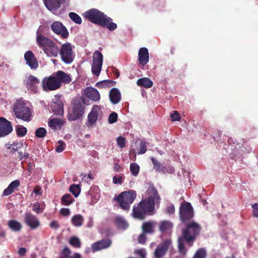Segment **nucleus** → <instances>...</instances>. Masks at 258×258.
Returning <instances> with one entry per match:
<instances>
[{"instance_id": "9b49d317", "label": "nucleus", "mask_w": 258, "mask_h": 258, "mask_svg": "<svg viewBox=\"0 0 258 258\" xmlns=\"http://www.w3.org/2000/svg\"><path fill=\"white\" fill-rule=\"evenodd\" d=\"M51 30L56 34L60 36L63 39H67L69 33L66 27L59 21H55L50 26Z\"/></svg>"}, {"instance_id": "58836bf2", "label": "nucleus", "mask_w": 258, "mask_h": 258, "mask_svg": "<svg viewBox=\"0 0 258 258\" xmlns=\"http://www.w3.org/2000/svg\"><path fill=\"white\" fill-rule=\"evenodd\" d=\"M69 243L75 248H80L81 246V242L79 238L76 236L71 237Z\"/></svg>"}, {"instance_id": "dca6fc26", "label": "nucleus", "mask_w": 258, "mask_h": 258, "mask_svg": "<svg viewBox=\"0 0 258 258\" xmlns=\"http://www.w3.org/2000/svg\"><path fill=\"white\" fill-rule=\"evenodd\" d=\"M111 243L112 241L110 239H103L93 243L91 245V248L93 252H96L108 248Z\"/></svg>"}, {"instance_id": "13d9d810", "label": "nucleus", "mask_w": 258, "mask_h": 258, "mask_svg": "<svg viewBox=\"0 0 258 258\" xmlns=\"http://www.w3.org/2000/svg\"><path fill=\"white\" fill-rule=\"evenodd\" d=\"M165 211L166 213L169 214H173L175 211V208L174 205L173 204H171L168 206L165 209Z\"/></svg>"}, {"instance_id": "79ce46f5", "label": "nucleus", "mask_w": 258, "mask_h": 258, "mask_svg": "<svg viewBox=\"0 0 258 258\" xmlns=\"http://www.w3.org/2000/svg\"><path fill=\"white\" fill-rule=\"evenodd\" d=\"M69 15L70 19L76 24H81L82 23V19L77 14L70 12Z\"/></svg>"}, {"instance_id": "de8ad7c7", "label": "nucleus", "mask_w": 258, "mask_h": 258, "mask_svg": "<svg viewBox=\"0 0 258 258\" xmlns=\"http://www.w3.org/2000/svg\"><path fill=\"white\" fill-rule=\"evenodd\" d=\"M66 147V144L61 140H59L58 142V145L56 147L55 151L58 153L62 152Z\"/></svg>"}, {"instance_id": "393cba45", "label": "nucleus", "mask_w": 258, "mask_h": 258, "mask_svg": "<svg viewBox=\"0 0 258 258\" xmlns=\"http://www.w3.org/2000/svg\"><path fill=\"white\" fill-rule=\"evenodd\" d=\"M87 97L93 101H97L100 99V95L98 90L94 88H87L85 91Z\"/></svg>"}, {"instance_id": "bf43d9fd", "label": "nucleus", "mask_w": 258, "mask_h": 258, "mask_svg": "<svg viewBox=\"0 0 258 258\" xmlns=\"http://www.w3.org/2000/svg\"><path fill=\"white\" fill-rule=\"evenodd\" d=\"M253 209V215L255 217H258V203H255L252 205Z\"/></svg>"}, {"instance_id": "a19ab883", "label": "nucleus", "mask_w": 258, "mask_h": 258, "mask_svg": "<svg viewBox=\"0 0 258 258\" xmlns=\"http://www.w3.org/2000/svg\"><path fill=\"white\" fill-rule=\"evenodd\" d=\"M69 190L75 197H77L80 194L81 189L79 185L72 184L70 187Z\"/></svg>"}, {"instance_id": "a18cd8bd", "label": "nucleus", "mask_w": 258, "mask_h": 258, "mask_svg": "<svg viewBox=\"0 0 258 258\" xmlns=\"http://www.w3.org/2000/svg\"><path fill=\"white\" fill-rule=\"evenodd\" d=\"M12 145L13 147H12L11 150L10 151L11 154H14L16 152L18 151L23 147V144L21 142H13Z\"/></svg>"}, {"instance_id": "09e8293b", "label": "nucleus", "mask_w": 258, "mask_h": 258, "mask_svg": "<svg viewBox=\"0 0 258 258\" xmlns=\"http://www.w3.org/2000/svg\"><path fill=\"white\" fill-rule=\"evenodd\" d=\"M118 118V115L115 112H113L110 114L108 117V122L110 124L115 122Z\"/></svg>"}, {"instance_id": "864d4df0", "label": "nucleus", "mask_w": 258, "mask_h": 258, "mask_svg": "<svg viewBox=\"0 0 258 258\" xmlns=\"http://www.w3.org/2000/svg\"><path fill=\"white\" fill-rule=\"evenodd\" d=\"M147 239V237L146 236V234L142 233L138 237V242L141 244H144L146 243Z\"/></svg>"}, {"instance_id": "6ab92c4d", "label": "nucleus", "mask_w": 258, "mask_h": 258, "mask_svg": "<svg viewBox=\"0 0 258 258\" xmlns=\"http://www.w3.org/2000/svg\"><path fill=\"white\" fill-rule=\"evenodd\" d=\"M43 51L49 57H56L58 55L59 49L56 44L52 41Z\"/></svg>"}, {"instance_id": "6e6552de", "label": "nucleus", "mask_w": 258, "mask_h": 258, "mask_svg": "<svg viewBox=\"0 0 258 258\" xmlns=\"http://www.w3.org/2000/svg\"><path fill=\"white\" fill-rule=\"evenodd\" d=\"M43 90L53 91L59 88L60 84L53 74L49 77L44 78L41 83Z\"/></svg>"}, {"instance_id": "ea45409f", "label": "nucleus", "mask_w": 258, "mask_h": 258, "mask_svg": "<svg viewBox=\"0 0 258 258\" xmlns=\"http://www.w3.org/2000/svg\"><path fill=\"white\" fill-rule=\"evenodd\" d=\"M207 252L205 248H201L196 251L192 258H205Z\"/></svg>"}, {"instance_id": "680f3d73", "label": "nucleus", "mask_w": 258, "mask_h": 258, "mask_svg": "<svg viewBox=\"0 0 258 258\" xmlns=\"http://www.w3.org/2000/svg\"><path fill=\"white\" fill-rule=\"evenodd\" d=\"M50 228H53V229H57L59 227V224L58 223V222L56 221H52L49 225Z\"/></svg>"}, {"instance_id": "f03ea898", "label": "nucleus", "mask_w": 258, "mask_h": 258, "mask_svg": "<svg viewBox=\"0 0 258 258\" xmlns=\"http://www.w3.org/2000/svg\"><path fill=\"white\" fill-rule=\"evenodd\" d=\"M83 16L91 22L106 27L110 31H112L117 28V25L112 22L111 18L97 9H90L84 13Z\"/></svg>"}, {"instance_id": "4c0bfd02", "label": "nucleus", "mask_w": 258, "mask_h": 258, "mask_svg": "<svg viewBox=\"0 0 258 258\" xmlns=\"http://www.w3.org/2000/svg\"><path fill=\"white\" fill-rule=\"evenodd\" d=\"M16 134L19 137L25 136L27 133V130L26 127L23 125H18L16 128Z\"/></svg>"}, {"instance_id": "5fc2aeb1", "label": "nucleus", "mask_w": 258, "mask_h": 258, "mask_svg": "<svg viewBox=\"0 0 258 258\" xmlns=\"http://www.w3.org/2000/svg\"><path fill=\"white\" fill-rule=\"evenodd\" d=\"M114 184H121L123 182V178L122 176H114L112 178Z\"/></svg>"}, {"instance_id": "bb28decb", "label": "nucleus", "mask_w": 258, "mask_h": 258, "mask_svg": "<svg viewBox=\"0 0 258 258\" xmlns=\"http://www.w3.org/2000/svg\"><path fill=\"white\" fill-rule=\"evenodd\" d=\"M156 222L153 221L145 222L142 226V230L144 234H152L154 232V226Z\"/></svg>"}, {"instance_id": "052dcab7", "label": "nucleus", "mask_w": 258, "mask_h": 258, "mask_svg": "<svg viewBox=\"0 0 258 258\" xmlns=\"http://www.w3.org/2000/svg\"><path fill=\"white\" fill-rule=\"evenodd\" d=\"M60 213L64 216H68L70 214V211L68 208H62L60 211Z\"/></svg>"}, {"instance_id": "49530a36", "label": "nucleus", "mask_w": 258, "mask_h": 258, "mask_svg": "<svg viewBox=\"0 0 258 258\" xmlns=\"http://www.w3.org/2000/svg\"><path fill=\"white\" fill-rule=\"evenodd\" d=\"M71 253V250L67 247H65L60 252L59 258H69Z\"/></svg>"}, {"instance_id": "c9c22d12", "label": "nucleus", "mask_w": 258, "mask_h": 258, "mask_svg": "<svg viewBox=\"0 0 258 258\" xmlns=\"http://www.w3.org/2000/svg\"><path fill=\"white\" fill-rule=\"evenodd\" d=\"M72 224L76 227H80L83 225L84 218L81 215H76L72 218Z\"/></svg>"}, {"instance_id": "0e129e2a", "label": "nucleus", "mask_w": 258, "mask_h": 258, "mask_svg": "<svg viewBox=\"0 0 258 258\" xmlns=\"http://www.w3.org/2000/svg\"><path fill=\"white\" fill-rule=\"evenodd\" d=\"M137 253L140 256H141L142 258H145V254L142 250H138L137 251Z\"/></svg>"}, {"instance_id": "5701e85b", "label": "nucleus", "mask_w": 258, "mask_h": 258, "mask_svg": "<svg viewBox=\"0 0 258 258\" xmlns=\"http://www.w3.org/2000/svg\"><path fill=\"white\" fill-rule=\"evenodd\" d=\"M109 100L113 104L118 103L121 100V93L116 88H112L109 93Z\"/></svg>"}, {"instance_id": "e433bc0d", "label": "nucleus", "mask_w": 258, "mask_h": 258, "mask_svg": "<svg viewBox=\"0 0 258 258\" xmlns=\"http://www.w3.org/2000/svg\"><path fill=\"white\" fill-rule=\"evenodd\" d=\"M115 83L116 82L113 81L109 80H104L97 83L96 86L99 88H103L109 87L110 86V84H111V85H114Z\"/></svg>"}, {"instance_id": "4468645a", "label": "nucleus", "mask_w": 258, "mask_h": 258, "mask_svg": "<svg viewBox=\"0 0 258 258\" xmlns=\"http://www.w3.org/2000/svg\"><path fill=\"white\" fill-rule=\"evenodd\" d=\"M12 131L11 122L4 117H0V137L9 135Z\"/></svg>"}, {"instance_id": "412c9836", "label": "nucleus", "mask_w": 258, "mask_h": 258, "mask_svg": "<svg viewBox=\"0 0 258 258\" xmlns=\"http://www.w3.org/2000/svg\"><path fill=\"white\" fill-rule=\"evenodd\" d=\"M54 74L60 84V87L61 86L62 83L64 84H69L72 81L70 75L63 71H58L55 73H54Z\"/></svg>"}, {"instance_id": "3c124183", "label": "nucleus", "mask_w": 258, "mask_h": 258, "mask_svg": "<svg viewBox=\"0 0 258 258\" xmlns=\"http://www.w3.org/2000/svg\"><path fill=\"white\" fill-rule=\"evenodd\" d=\"M146 151L147 147L146 143L145 141H142L140 144L139 154H143L146 153Z\"/></svg>"}, {"instance_id": "2f4dec72", "label": "nucleus", "mask_w": 258, "mask_h": 258, "mask_svg": "<svg viewBox=\"0 0 258 258\" xmlns=\"http://www.w3.org/2000/svg\"><path fill=\"white\" fill-rule=\"evenodd\" d=\"M137 85L146 88H150L153 86V82L148 78H142L138 80Z\"/></svg>"}, {"instance_id": "4be33fe9", "label": "nucleus", "mask_w": 258, "mask_h": 258, "mask_svg": "<svg viewBox=\"0 0 258 258\" xmlns=\"http://www.w3.org/2000/svg\"><path fill=\"white\" fill-rule=\"evenodd\" d=\"M66 0H44L46 7L50 11H56Z\"/></svg>"}, {"instance_id": "a211bd4d", "label": "nucleus", "mask_w": 258, "mask_h": 258, "mask_svg": "<svg viewBox=\"0 0 258 258\" xmlns=\"http://www.w3.org/2000/svg\"><path fill=\"white\" fill-rule=\"evenodd\" d=\"M52 40L42 35L38 31L36 33V42L39 47L44 50Z\"/></svg>"}, {"instance_id": "0eeeda50", "label": "nucleus", "mask_w": 258, "mask_h": 258, "mask_svg": "<svg viewBox=\"0 0 258 258\" xmlns=\"http://www.w3.org/2000/svg\"><path fill=\"white\" fill-rule=\"evenodd\" d=\"M58 53L61 60L65 63L70 64L73 61L75 56L72 46L70 43L67 42L62 44Z\"/></svg>"}, {"instance_id": "7c9ffc66", "label": "nucleus", "mask_w": 258, "mask_h": 258, "mask_svg": "<svg viewBox=\"0 0 258 258\" xmlns=\"http://www.w3.org/2000/svg\"><path fill=\"white\" fill-rule=\"evenodd\" d=\"M8 226L11 230L14 232H19L22 228L21 223L15 220L9 221Z\"/></svg>"}, {"instance_id": "39448f33", "label": "nucleus", "mask_w": 258, "mask_h": 258, "mask_svg": "<svg viewBox=\"0 0 258 258\" xmlns=\"http://www.w3.org/2000/svg\"><path fill=\"white\" fill-rule=\"evenodd\" d=\"M72 112L68 113V118L69 121H75L80 118L85 112V98L83 97H77L72 101Z\"/></svg>"}, {"instance_id": "c756f323", "label": "nucleus", "mask_w": 258, "mask_h": 258, "mask_svg": "<svg viewBox=\"0 0 258 258\" xmlns=\"http://www.w3.org/2000/svg\"><path fill=\"white\" fill-rule=\"evenodd\" d=\"M53 112L59 116L63 114V104L61 101L58 100L54 102L51 106Z\"/></svg>"}, {"instance_id": "aec40b11", "label": "nucleus", "mask_w": 258, "mask_h": 258, "mask_svg": "<svg viewBox=\"0 0 258 258\" xmlns=\"http://www.w3.org/2000/svg\"><path fill=\"white\" fill-rule=\"evenodd\" d=\"M99 109L98 105H94L93 106L91 112L88 116V122H87L88 126H92L97 120Z\"/></svg>"}, {"instance_id": "774afa93", "label": "nucleus", "mask_w": 258, "mask_h": 258, "mask_svg": "<svg viewBox=\"0 0 258 258\" xmlns=\"http://www.w3.org/2000/svg\"><path fill=\"white\" fill-rule=\"evenodd\" d=\"M120 166L118 164H115L114 167V169L115 171L118 172L120 170Z\"/></svg>"}, {"instance_id": "9d476101", "label": "nucleus", "mask_w": 258, "mask_h": 258, "mask_svg": "<svg viewBox=\"0 0 258 258\" xmlns=\"http://www.w3.org/2000/svg\"><path fill=\"white\" fill-rule=\"evenodd\" d=\"M24 84L30 92L36 94L38 92L40 81L37 77L30 75L24 81Z\"/></svg>"}, {"instance_id": "603ef678", "label": "nucleus", "mask_w": 258, "mask_h": 258, "mask_svg": "<svg viewBox=\"0 0 258 258\" xmlns=\"http://www.w3.org/2000/svg\"><path fill=\"white\" fill-rule=\"evenodd\" d=\"M170 117L172 118V121H179L180 119V114L178 111L175 110L173 113L171 114Z\"/></svg>"}, {"instance_id": "8fccbe9b", "label": "nucleus", "mask_w": 258, "mask_h": 258, "mask_svg": "<svg viewBox=\"0 0 258 258\" xmlns=\"http://www.w3.org/2000/svg\"><path fill=\"white\" fill-rule=\"evenodd\" d=\"M117 144L120 148H123L125 145V139L122 137H119L116 140Z\"/></svg>"}, {"instance_id": "e2e57ef3", "label": "nucleus", "mask_w": 258, "mask_h": 258, "mask_svg": "<svg viewBox=\"0 0 258 258\" xmlns=\"http://www.w3.org/2000/svg\"><path fill=\"white\" fill-rule=\"evenodd\" d=\"M26 252V249L24 247H21L18 250V253L21 256H24L25 255Z\"/></svg>"}, {"instance_id": "72a5a7b5", "label": "nucleus", "mask_w": 258, "mask_h": 258, "mask_svg": "<svg viewBox=\"0 0 258 258\" xmlns=\"http://www.w3.org/2000/svg\"><path fill=\"white\" fill-rule=\"evenodd\" d=\"M151 159L153 164V168L156 172L165 173V167L161 163L154 157H152Z\"/></svg>"}, {"instance_id": "473e14b6", "label": "nucleus", "mask_w": 258, "mask_h": 258, "mask_svg": "<svg viewBox=\"0 0 258 258\" xmlns=\"http://www.w3.org/2000/svg\"><path fill=\"white\" fill-rule=\"evenodd\" d=\"M114 222L116 226L119 229H125L128 227V224L122 217H115Z\"/></svg>"}, {"instance_id": "f8f14e48", "label": "nucleus", "mask_w": 258, "mask_h": 258, "mask_svg": "<svg viewBox=\"0 0 258 258\" xmlns=\"http://www.w3.org/2000/svg\"><path fill=\"white\" fill-rule=\"evenodd\" d=\"M171 244V240L166 239L163 241L161 243L158 244L154 252L155 257L156 258H161L163 257L166 254Z\"/></svg>"}, {"instance_id": "423d86ee", "label": "nucleus", "mask_w": 258, "mask_h": 258, "mask_svg": "<svg viewBox=\"0 0 258 258\" xmlns=\"http://www.w3.org/2000/svg\"><path fill=\"white\" fill-rule=\"evenodd\" d=\"M136 197V192L134 190L125 191L120 194L116 198L120 207L128 210L130 205L133 203Z\"/></svg>"}, {"instance_id": "ddd939ff", "label": "nucleus", "mask_w": 258, "mask_h": 258, "mask_svg": "<svg viewBox=\"0 0 258 258\" xmlns=\"http://www.w3.org/2000/svg\"><path fill=\"white\" fill-rule=\"evenodd\" d=\"M24 222L31 229H36L40 225V222L37 217L31 213H27L25 214Z\"/></svg>"}, {"instance_id": "f257e3e1", "label": "nucleus", "mask_w": 258, "mask_h": 258, "mask_svg": "<svg viewBox=\"0 0 258 258\" xmlns=\"http://www.w3.org/2000/svg\"><path fill=\"white\" fill-rule=\"evenodd\" d=\"M194 211L191 204L186 202L182 203L179 208V218L180 221L186 228L182 231V236L177 240L179 252L183 255L186 253L184 241L190 246L193 245L196 237L200 234L201 226L195 222H188L194 217Z\"/></svg>"}, {"instance_id": "4d7b16f0", "label": "nucleus", "mask_w": 258, "mask_h": 258, "mask_svg": "<svg viewBox=\"0 0 258 258\" xmlns=\"http://www.w3.org/2000/svg\"><path fill=\"white\" fill-rule=\"evenodd\" d=\"M19 154V158L20 160L23 159H27L29 157V154L28 152H24V153L22 151H17Z\"/></svg>"}, {"instance_id": "37998d69", "label": "nucleus", "mask_w": 258, "mask_h": 258, "mask_svg": "<svg viewBox=\"0 0 258 258\" xmlns=\"http://www.w3.org/2000/svg\"><path fill=\"white\" fill-rule=\"evenodd\" d=\"M130 171L132 174L136 176L138 175L140 171V166L136 163H132L130 165Z\"/></svg>"}, {"instance_id": "f704fd0d", "label": "nucleus", "mask_w": 258, "mask_h": 258, "mask_svg": "<svg viewBox=\"0 0 258 258\" xmlns=\"http://www.w3.org/2000/svg\"><path fill=\"white\" fill-rule=\"evenodd\" d=\"M75 201L74 199L69 194L64 195L61 198V203L64 206H69Z\"/></svg>"}, {"instance_id": "1a4fd4ad", "label": "nucleus", "mask_w": 258, "mask_h": 258, "mask_svg": "<svg viewBox=\"0 0 258 258\" xmlns=\"http://www.w3.org/2000/svg\"><path fill=\"white\" fill-rule=\"evenodd\" d=\"M103 55L99 51H95L93 55V62L92 64V72L93 74L98 76L101 71L103 63Z\"/></svg>"}, {"instance_id": "f3484780", "label": "nucleus", "mask_w": 258, "mask_h": 258, "mask_svg": "<svg viewBox=\"0 0 258 258\" xmlns=\"http://www.w3.org/2000/svg\"><path fill=\"white\" fill-rule=\"evenodd\" d=\"M149 60L148 50L146 47H141L138 52V61L141 68L145 66Z\"/></svg>"}, {"instance_id": "7ed1b4c3", "label": "nucleus", "mask_w": 258, "mask_h": 258, "mask_svg": "<svg viewBox=\"0 0 258 258\" xmlns=\"http://www.w3.org/2000/svg\"><path fill=\"white\" fill-rule=\"evenodd\" d=\"M148 191L149 194L151 195L150 196L142 200L139 203V206L148 213V215H153L155 213V205H159L160 197L153 185L149 187Z\"/></svg>"}, {"instance_id": "c85d7f7f", "label": "nucleus", "mask_w": 258, "mask_h": 258, "mask_svg": "<svg viewBox=\"0 0 258 258\" xmlns=\"http://www.w3.org/2000/svg\"><path fill=\"white\" fill-rule=\"evenodd\" d=\"M173 227V223L169 220L161 221L158 225L159 230L162 233L171 230Z\"/></svg>"}, {"instance_id": "cd10ccee", "label": "nucleus", "mask_w": 258, "mask_h": 258, "mask_svg": "<svg viewBox=\"0 0 258 258\" xmlns=\"http://www.w3.org/2000/svg\"><path fill=\"white\" fill-rule=\"evenodd\" d=\"M20 185V182L18 179H16L11 182L7 188L3 191V196H8L13 193L15 189Z\"/></svg>"}, {"instance_id": "338daca9", "label": "nucleus", "mask_w": 258, "mask_h": 258, "mask_svg": "<svg viewBox=\"0 0 258 258\" xmlns=\"http://www.w3.org/2000/svg\"><path fill=\"white\" fill-rule=\"evenodd\" d=\"M34 192H35V194H36L37 195H40L41 194V188H37V187H35L34 189V190H33Z\"/></svg>"}, {"instance_id": "b1692460", "label": "nucleus", "mask_w": 258, "mask_h": 258, "mask_svg": "<svg viewBox=\"0 0 258 258\" xmlns=\"http://www.w3.org/2000/svg\"><path fill=\"white\" fill-rule=\"evenodd\" d=\"M133 217L136 219L143 220L145 219L148 213L141 206L134 207L133 209Z\"/></svg>"}, {"instance_id": "a878e982", "label": "nucleus", "mask_w": 258, "mask_h": 258, "mask_svg": "<svg viewBox=\"0 0 258 258\" xmlns=\"http://www.w3.org/2000/svg\"><path fill=\"white\" fill-rule=\"evenodd\" d=\"M64 121L62 118H50L48 122V126L53 131L60 129Z\"/></svg>"}, {"instance_id": "20e7f679", "label": "nucleus", "mask_w": 258, "mask_h": 258, "mask_svg": "<svg viewBox=\"0 0 258 258\" xmlns=\"http://www.w3.org/2000/svg\"><path fill=\"white\" fill-rule=\"evenodd\" d=\"M13 109L17 118L27 122L31 120L32 111L22 99H17L16 101Z\"/></svg>"}, {"instance_id": "69168bd1", "label": "nucleus", "mask_w": 258, "mask_h": 258, "mask_svg": "<svg viewBox=\"0 0 258 258\" xmlns=\"http://www.w3.org/2000/svg\"><path fill=\"white\" fill-rule=\"evenodd\" d=\"M69 258H82V256L80 253H78V252H75L74 253V254L72 256H70Z\"/></svg>"}, {"instance_id": "c03bdc74", "label": "nucleus", "mask_w": 258, "mask_h": 258, "mask_svg": "<svg viewBox=\"0 0 258 258\" xmlns=\"http://www.w3.org/2000/svg\"><path fill=\"white\" fill-rule=\"evenodd\" d=\"M46 130L44 127H39L37 128L35 133V136L37 138H43L46 135Z\"/></svg>"}, {"instance_id": "6e6d98bb", "label": "nucleus", "mask_w": 258, "mask_h": 258, "mask_svg": "<svg viewBox=\"0 0 258 258\" xmlns=\"http://www.w3.org/2000/svg\"><path fill=\"white\" fill-rule=\"evenodd\" d=\"M32 210L37 214H39L42 212L41 210L40 204L38 202H35L33 204Z\"/></svg>"}, {"instance_id": "2eb2a0df", "label": "nucleus", "mask_w": 258, "mask_h": 258, "mask_svg": "<svg viewBox=\"0 0 258 258\" xmlns=\"http://www.w3.org/2000/svg\"><path fill=\"white\" fill-rule=\"evenodd\" d=\"M24 59L26 63L31 69H36L38 67V62L34 53L30 50L27 51L24 54Z\"/></svg>"}]
</instances>
